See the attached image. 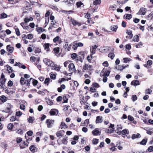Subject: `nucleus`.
Returning a JSON list of instances; mask_svg holds the SVG:
<instances>
[{"label":"nucleus","mask_w":153,"mask_h":153,"mask_svg":"<svg viewBox=\"0 0 153 153\" xmlns=\"http://www.w3.org/2000/svg\"><path fill=\"white\" fill-rule=\"evenodd\" d=\"M0 100L2 102L4 103L6 101L7 97L4 95H2L0 97Z\"/></svg>","instance_id":"nucleus-28"},{"label":"nucleus","mask_w":153,"mask_h":153,"mask_svg":"<svg viewBox=\"0 0 153 153\" xmlns=\"http://www.w3.org/2000/svg\"><path fill=\"white\" fill-rule=\"evenodd\" d=\"M123 62L125 63H127L130 61V58H123Z\"/></svg>","instance_id":"nucleus-61"},{"label":"nucleus","mask_w":153,"mask_h":153,"mask_svg":"<svg viewBox=\"0 0 153 153\" xmlns=\"http://www.w3.org/2000/svg\"><path fill=\"white\" fill-rule=\"evenodd\" d=\"M84 56L85 53L84 51H82L79 52L78 53L77 58L76 59V61L77 62L78 61H80L82 62L83 59L84 58Z\"/></svg>","instance_id":"nucleus-3"},{"label":"nucleus","mask_w":153,"mask_h":153,"mask_svg":"<svg viewBox=\"0 0 153 153\" xmlns=\"http://www.w3.org/2000/svg\"><path fill=\"white\" fill-rule=\"evenodd\" d=\"M77 56L78 55L75 53H73L71 54V58L73 59H76L77 58Z\"/></svg>","instance_id":"nucleus-41"},{"label":"nucleus","mask_w":153,"mask_h":153,"mask_svg":"<svg viewBox=\"0 0 153 153\" xmlns=\"http://www.w3.org/2000/svg\"><path fill=\"white\" fill-rule=\"evenodd\" d=\"M49 45V43H45L43 45L45 49L47 52L50 51Z\"/></svg>","instance_id":"nucleus-24"},{"label":"nucleus","mask_w":153,"mask_h":153,"mask_svg":"<svg viewBox=\"0 0 153 153\" xmlns=\"http://www.w3.org/2000/svg\"><path fill=\"white\" fill-rule=\"evenodd\" d=\"M146 9L144 7H141L139 11L137 13V14L138 15H144L146 14Z\"/></svg>","instance_id":"nucleus-8"},{"label":"nucleus","mask_w":153,"mask_h":153,"mask_svg":"<svg viewBox=\"0 0 153 153\" xmlns=\"http://www.w3.org/2000/svg\"><path fill=\"white\" fill-rule=\"evenodd\" d=\"M131 85L136 86L139 85L140 83L138 80H134L131 82Z\"/></svg>","instance_id":"nucleus-20"},{"label":"nucleus","mask_w":153,"mask_h":153,"mask_svg":"<svg viewBox=\"0 0 153 153\" xmlns=\"http://www.w3.org/2000/svg\"><path fill=\"white\" fill-rule=\"evenodd\" d=\"M47 104L49 105H53V102L52 100H48L47 101Z\"/></svg>","instance_id":"nucleus-57"},{"label":"nucleus","mask_w":153,"mask_h":153,"mask_svg":"<svg viewBox=\"0 0 153 153\" xmlns=\"http://www.w3.org/2000/svg\"><path fill=\"white\" fill-rule=\"evenodd\" d=\"M66 87L65 85L62 84L60 85V87L58 88H57V91L59 92H62V90L65 88Z\"/></svg>","instance_id":"nucleus-21"},{"label":"nucleus","mask_w":153,"mask_h":153,"mask_svg":"<svg viewBox=\"0 0 153 153\" xmlns=\"http://www.w3.org/2000/svg\"><path fill=\"white\" fill-rule=\"evenodd\" d=\"M69 71L72 74L75 71V68L74 64L73 63H70L68 65Z\"/></svg>","instance_id":"nucleus-4"},{"label":"nucleus","mask_w":153,"mask_h":153,"mask_svg":"<svg viewBox=\"0 0 153 153\" xmlns=\"http://www.w3.org/2000/svg\"><path fill=\"white\" fill-rule=\"evenodd\" d=\"M65 43L66 44H65V45H63V48L65 49V50L66 51L67 50L68 51H70L71 50V45L70 44L69 45H68V42H66Z\"/></svg>","instance_id":"nucleus-14"},{"label":"nucleus","mask_w":153,"mask_h":153,"mask_svg":"<svg viewBox=\"0 0 153 153\" xmlns=\"http://www.w3.org/2000/svg\"><path fill=\"white\" fill-rule=\"evenodd\" d=\"M147 141L148 139L147 138H144L143 139V140L138 144H140V145H145L146 144Z\"/></svg>","instance_id":"nucleus-23"},{"label":"nucleus","mask_w":153,"mask_h":153,"mask_svg":"<svg viewBox=\"0 0 153 153\" xmlns=\"http://www.w3.org/2000/svg\"><path fill=\"white\" fill-rule=\"evenodd\" d=\"M14 127V125L11 123H10L7 125V128L8 129L11 131H12V129Z\"/></svg>","instance_id":"nucleus-35"},{"label":"nucleus","mask_w":153,"mask_h":153,"mask_svg":"<svg viewBox=\"0 0 153 153\" xmlns=\"http://www.w3.org/2000/svg\"><path fill=\"white\" fill-rule=\"evenodd\" d=\"M33 37V35L32 34L30 33L27 35V38L29 39H32Z\"/></svg>","instance_id":"nucleus-62"},{"label":"nucleus","mask_w":153,"mask_h":153,"mask_svg":"<svg viewBox=\"0 0 153 153\" xmlns=\"http://www.w3.org/2000/svg\"><path fill=\"white\" fill-rule=\"evenodd\" d=\"M59 47H56L54 48L53 49V51L54 53L56 54H58L59 51Z\"/></svg>","instance_id":"nucleus-40"},{"label":"nucleus","mask_w":153,"mask_h":153,"mask_svg":"<svg viewBox=\"0 0 153 153\" xmlns=\"http://www.w3.org/2000/svg\"><path fill=\"white\" fill-rule=\"evenodd\" d=\"M65 133V131L63 130H60L57 131L56 133V135L57 137L59 138H60L62 137H63L64 134Z\"/></svg>","instance_id":"nucleus-6"},{"label":"nucleus","mask_w":153,"mask_h":153,"mask_svg":"<svg viewBox=\"0 0 153 153\" xmlns=\"http://www.w3.org/2000/svg\"><path fill=\"white\" fill-rule=\"evenodd\" d=\"M27 120L28 122L29 123H33L35 120V118L34 117L29 116Z\"/></svg>","instance_id":"nucleus-31"},{"label":"nucleus","mask_w":153,"mask_h":153,"mask_svg":"<svg viewBox=\"0 0 153 153\" xmlns=\"http://www.w3.org/2000/svg\"><path fill=\"white\" fill-rule=\"evenodd\" d=\"M50 80V79L49 78H46L44 81V83L45 84H47V85H48L49 83Z\"/></svg>","instance_id":"nucleus-55"},{"label":"nucleus","mask_w":153,"mask_h":153,"mask_svg":"<svg viewBox=\"0 0 153 153\" xmlns=\"http://www.w3.org/2000/svg\"><path fill=\"white\" fill-rule=\"evenodd\" d=\"M62 100V97L61 96H59L56 99V100L58 102H59Z\"/></svg>","instance_id":"nucleus-64"},{"label":"nucleus","mask_w":153,"mask_h":153,"mask_svg":"<svg viewBox=\"0 0 153 153\" xmlns=\"http://www.w3.org/2000/svg\"><path fill=\"white\" fill-rule=\"evenodd\" d=\"M87 101L88 99H86L85 97L82 96L80 97V102L81 105L85 104Z\"/></svg>","instance_id":"nucleus-11"},{"label":"nucleus","mask_w":153,"mask_h":153,"mask_svg":"<svg viewBox=\"0 0 153 153\" xmlns=\"http://www.w3.org/2000/svg\"><path fill=\"white\" fill-rule=\"evenodd\" d=\"M67 137H65L62 139V143L65 145L67 144L68 143L67 139Z\"/></svg>","instance_id":"nucleus-46"},{"label":"nucleus","mask_w":153,"mask_h":153,"mask_svg":"<svg viewBox=\"0 0 153 153\" xmlns=\"http://www.w3.org/2000/svg\"><path fill=\"white\" fill-rule=\"evenodd\" d=\"M22 138L21 137H17L16 139V141L17 143H19L22 141Z\"/></svg>","instance_id":"nucleus-53"},{"label":"nucleus","mask_w":153,"mask_h":153,"mask_svg":"<svg viewBox=\"0 0 153 153\" xmlns=\"http://www.w3.org/2000/svg\"><path fill=\"white\" fill-rule=\"evenodd\" d=\"M38 81L36 80L35 79H33L32 84L33 86H35L37 84H38Z\"/></svg>","instance_id":"nucleus-56"},{"label":"nucleus","mask_w":153,"mask_h":153,"mask_svg":"<svg viewBox=\"0 0 153 153\" xmlns=\"http://www.w3.org/2000/svg\"><path fill=\"white\" fill-rule=\"evenodd\" d=\"M56 111H58L56 109H52L51 110L49 113L51 115H55L56 114Z\"/></svg>","instance_id":"nucleus-29"},{"label":"nucleus","mask_w":153,"mask_h":153,"mask_svg":"<svg viewBox=\"0 0 153 153\" xmlns=\"http://www.w3.org/2000/svg\"><path fill=\"white\" fill-rule=\"evenodd\" d=\"M146 18L148 20H152L153 19V12H151L148 16L146 17Z\"/></svg>","instance_id":"nucleus-27"},{"label":"nucleus","mask_w":153,"mask_h":153,"mask_svg":"<svg viewBox=\"0 0 153 153\" xmlns=\"http://www.w3.org/2000/svg\"><path fill=\"white\" fill-rule=\"evenodd\" d=\"M126 33L129 35V37H128L129 39H131L133 36V35L132 34V31L130 30H127Z\"/></svg>","instance_id":"nucleus-25"},{"label":"nucleus","mask_w":153,"mask_h":153,"mask_svg":"<svg viewBox=\"0 0 153 153\" xmlns=\"http://www.w3.org/2000/svg\"><path fill=\"white\" fill-rule=\"evenodd\" d=\"M64 108L63 109V110L64 111H65L68 110V108L70 107L69 105H64L63 107Z\"/></svg>","instance_id":"nucleus-52"},{"label":"nucleus","mask_w":153,"mask_h":153,"mask_svg":"<svg viewBox=\"0 0 153 153\" xmlns=\"http://www.w3.org/2000/svg\"><path fill=\"white\" fill-rule=\"evenodd\" d=\"M76 5L78 8H79L81 6L84 7V4L80 1L77 2L76 3Z\"/></svg>","instance_id":"nucleus-32"},{"label":"nucleus","mask_w":153,"mask_h":153,"mask_svg":"<svg viewBox=\"0 0 153 153\" xmlns=\"http://www.w3.org/2000/svg\"><path fill=\"white\" fill-rule=\"evenodd\" d=\"M115 56V54H114L113 52L109 53L108 55V57H110L111 59H113Z\"/></svg>","instance_id":"nucleus-37"},{"label":"nucleus","mask_w":153,"mask_h":153,"mask_svg":"<svg viewBox=\"0 0 153 153\" xmlns=\"http://www.w3.org/2000/svg\"><path fill=\"white\" fill-rule=\"evenodd\" d=\"M60 127L61 129L63 128H68V126L64 123L62 122L60 126Z\"/></svg>","instance_id":"nucleus-38"},{"label":"nucleus","mask_w":153,"mask_h":153,"mask_svg":"<svg viewBox=\"0 0 153 153\" xmlns=\"http://www.w3.org/2000/svg\"><path fill=\"white\" fill-rule=\"evenodd\" d=\"M98 45H95L94 46H93L90 48V51L91 54L93 55L95 54L96 53V51H97L96 48L98 47Z\"/></svg>","instance_id":"nucleus-12"},{"label":"nucleus","mask_w":153,"mask_h":153,"mask_svg":"<svg viewBox=\"0 0 153 153\" xmlns=\"http://www.w3.org/2000/svg\"><path fill=\"white\" fill-rule=\"evenodd\" d=\"M20 82L22 85H25L28 86V88H30V82L28 79H25L24 77H21L20 80Z\"/></svg>","instance_id":"nucleus-2"},{"label":"nucleus","mask_w":153,"mask_h":153,"mask_svg":"<svg viewBox=\"0 0 153 153\" xmlns=\"http://www.w3.org/2000/svg\"><path fill=\"white\" fill-rule=\"evenodd\" d=\"M120 133H121L123 135H126V134H128L129 132L127 129H124L122 131H120Z\"/></svg>","instance_id":"nucleus-36"},{"label":"nucleus","mask_w":153,"mask_h":153,"mask_svg":"<svg viewBox=\"0 0 153 153\" xmlns=\"http://www.w3.org/2000/svg\"><path fill=\"white\" fill-rule=\"evenodd\" d=\"M125 15H126V18H125V19L129 20L132 17V16L131 14H126Z\"/></svg>","instance_id":"nucleus-47"},{"label":"nucleus","mask_w":153,"mask_h":153,"mask_svg":"<svg viewBox=\"0 0 153 153\" xmlns=\"http://www.w3.org/2000/svg\"><path fill=\"white\" fill-rule=\"evenodd\" d=\"M13 82H12V81L10 80H9L7 83V85L9 87L12 86H13Z\"/></svg>","instance_id":"nucleus-63"},{"label":"nucleus","mask_w":153,"mask_h":153,"mask_svg":"<svg viewBox=\"0 0 153 153\" xmlns=\"http://www.w3.org/2000/svg\"><path fill=\"white\" fill-rule=\"evenodd\" d=\"M93 55H92V54H91L90 56H87V58L88 60L89 61V62H91V59H92V58H93V56H92Z\"/></svg>","instance_id":"nucleus-50"},{"label":"nucleus","mask_w":153,"mask_h":153,"mask_svg":"<svg viewBox=\"0 0 153 153\" xmlns=\"http://www.w3.org/2000/svg\"><path fill=\"white\" fill-rule=\"evenodd\" d=\"M70 97L68 94H66L63 96L62 100H63V103H66L68 102V98Z\"/></svg>","instance_id":"nucleus-13"},{"label":"nucleus","mask_w":153,"mask_h":153,"mask_svg":"<svg viewBox=\"0 0 153 153\" xmlns=\"http://www.w3.org/2000/svg\"><path fill=\"white\" fill-rule=\"evenodd\" d=\"M17 131H16V133L20 135H22L23 133V130L19 128L16 130Z\"/></svg>","instance_id":"nucleus-45"},{"label":"nucleus","mask_w":153,"mask_h":153,"mask_svg":"<svg viewBox=\"0 0 153 153\" xmlns=\"http://www.w3.org/2000/svg\"><path fill=\"white\" fill-rule=\"evenodd\" d=\"M54 122L53 120L48 119L46 120V123L48 128H51L52 126V124Z\"/></svg>","instance_id":"nucleus-7"},{"label":"nucleus","mask_w":153,"mask_h":153,"mask_svg":"<svg viewBox=\"0 0 153 153\" xmlns=\"http://www.w3.org/2000/svg\"><path fill=\"white\" fill-rule=\"evenodd\" d=\"M43 62L45 64L49 66H50L51 67H55V65L54 63L52 60L48 58H44Z\"/></svg>","instance_id":"nucleus-1"},{"label":"nucleus","mask_w":153,"mask_h":153,"mask_svg":"<svg viewBox=\"0 0 153 153\" xmlns=\"http://www.w3.org/2000/svg\"><path fill=\"white\" fill-rule=\"evenodd\" d=\"M6 49L10 53H12L13 52L14 48L13 47L10 46V45H8L7 46Z\"/></svg>","instance_id":"nucleus-18"},{"label":"nucleus","mask_w":153,"mask_h":153,"mask_svg":"<svg viewBox=\"0 0 153 153\" xmlns=\"http://www.w3.org/2000/svg\"><path fill=\"white\" fill-rule=\"evenodd\" d=\"M36 30L39 33L43 32L45 30V29H43L42 27H38L36 28Z\"/></svg>","instance_id":"nucleus-33"},{"label":"nucleus","mask_w":153,"mask_h":153,"mask_svg":"<svg viewBox=\"0 0 153 153\" xmlns=\"http://www.w3.org/2000/svg\"><path fill=\"white\" fill-rule=\"evenodd\" d=\"M101 0H95L93 2V4L94 5H100L101 3Z\"/></svg>","instance_id":"nucleus-39"},{"label":"nucleus","mask_w":153,"mask_h":153,"mask_svg":"<svg viewBox=\"0 0 153 153\" xmlns=\"http://www.w3.org/2000/svg\"><path fill=\"white\" fill-rule=\"evenodd\" d=\"M134 38H134L133 39V41H134V42H138L139 41V36L138 35H136L134 36Z\"/></svg>","instance_id":"nucleus-54"},{"label":"nucleus","mask_w":153,"mask_h":153,"mask_svg":"<svg viewBox=\"0 0 153 153\" xmlns=\"http://www.w3.org/2000/svg\"><path fill=\"white\" fill-rule=\"evenodd\" d=\"M152 92V91L151 89H146L145 91V93L146 94H150Z\"/></svg>","instance_id":"nucleus-60"},{"label":"nucleus","mask_w":153,"mask_h":153,"mask_svg":"<svg viewBox=\"0 0 153 153\" xmlns=\"http://www.w3.org/2000/svg\"><path fill=\"white\" fill-rule=\"evenodd\" d=\"M29 149L32 153H34L36 152V147L34 145L31 146L29 148Z\"/></svg>","instance_id":"nucleus-26"},{"label":"nucleus","mask_w":153,"mask_h":153,"mask_svg":"<svg viewBox=\"0 0 153 153\" xmlns=\"http://www.w3.org/2000/svg\"><path fill=\"white\" fill-rule=\"evenodd\" d=\"M60 39V38L59 36H57L53 39V41L54 43H56Z\"/></svg>","instance_id":"nucleus-51"},{"label":"nucleus","mask_w":153,"mask_h":153,"mask_svg":"<svg viewBox=\"0 0 153 153\" xmlns=\"http://www.w3.org/2000/svg\"><path fill=\"white\" fill-rule=\"evenodd\" d=\"M92 67V65L85 64L83 66V71L84 70H90Z\"/></svg>","instance_id":"nucleus-15"},{"label":"nucleus","mask_w":153,"mask_h":153,"mask_svg":"<svg viewBox=\"0 0 153 153\" xmlns=\"http://www.w3.org/2000/svg\"><path fill=\"white\" fill-rule=\"evenodd\" d=\"M7 17V15L5 13H3L0 15V19H4Z\"/></svg>","instance_id":"nucleus-42"},{"label":"nucleus","mask_w":153,"mask_h":153,"mask_svg":"<svg viewBox=\"0 0 153 153\" xmlns=\"http://www.w3.org/2000/svg\"><path fill=\"white\" fill-rule=\"evenodd\" d=\"M102 117L101 116H98L96 117L95 122L96 123H101L102 121Z\"/></svg>","instance_id":"nucleus-17"},{"label":"nucleus","mask_w":153,"mask_h":153,"mask_svg":"<svg viewBox=\"0 0 153 153\" xmlns=\"http://www.w3.org/2000/svg\"><path fill=\"white\" fill-rule=\"evenodd\" d=\"M128 65H126L125 66H124L123 65H119L118 66V68H117L116 69H117L118 70H119L120 71H122L124 68H126L128 66Z\"/></svg>","instance_id":"nucleus-34"},{"label":"nucleus","mask_w":153,"mask_h":153,"mask_svg":"<svg viewBox=\"0 0 153 153\" xmlns=\"http://www.w3.org/2000/svg\"><path fill=\"white\" fill-rule=\"evenodd\" d=\"M141 137V135L139 133H137V134H133L132 135L131 138L132 140H134L136 138H140Z\"/></svg>","instance_id":"nucleus-22"},{"label":"nucleus","mask_w":153,"mask_h":153,"mask_svg":"<svg viewBox=\"0 0 153 153\" xmlns=\"http://www.w3.org/2000/svg\"><path fill=\"white\" fill-rule=\"evenodd\" d=\"M110 72V71H106L104 72L103 71H102L100 73V76L101 77L102 76L104 77L108 76H109Z\"/></svg>","instance_id":"nucleus-9"},{"label":"nucleus","mask_w":153,"mask_h":153,"mask_svg":"<svg viewBox=\"0 0 153 153\" xmlns=\"http://www.w3.org/2000/svg\"><path fill=\"white\" fill-rule=\"evenodd\" d=\"M70 21L74 26H77L78 27H79L81 25L80 22L77 21L74 19L71 18Z\"/></svg>","instance_id":"nucleus-5"},{"label":"nucleus","mask_w":153,"mask_h":153,"mask_svg":"<svg viewBox=\"0 0 153 153\" xmlns=\"http://www.w3.org/2000/svg\"><path fill=\"white\" fill-rule=\"evenodd\" d=\"M92 143L95 144H97L98 143V139L96 138L92 140Z\"/></svg>","instance_id":"nucleus-59"},{"label":"nucleus","mask_w":153,"mask_h":153,"mask_svg":"<svg viewBox=\"0 0 153 153\" xmlns=\"http://www.w3.org/2000/svg\"><path fill=\"white\" fill-rule=\"evenodd\" d=\"M92 133L94 135H98L100 134V132L96 129H94L92 131Z\"/></svg>","instance_id":"nucleus-30"},{"label":"nucleus","mask_w":153,"mask_h":153,"mask_svg":"<svg viewBox=\"0 0 153 153\" xmlns=\"http://www.w3.org/2000/svg\"><path fill=\"white\" fill-rule=\"evenodd\" d=\"M29 142H27V143H26L25 141H23V144L22 145L20 144L19 145V146L20 148V149H23L26 147V146L27 147L28 145Z\"/></svg>","instance_id":"nucleus-19"},{"label":"nucleus","mask_w":153,"mask_h":153,"mask_svg":"<svg viewBox=\"0 0 153 153\" xmlns=\"http://www.w3.org/2000/svg\"><path fill=\"white\" fill-rule=\"evenodd\" d=\"M65 2L69 6H71L74 4L75 0H65Z\"/></svg>","instance_id":"nucleus-16"},{"label":"nucleus","mask_w":153,"mask_h":153,"mask_svg":"<svg viewBox=\"0 0 153 153\" xmlns=\"http://www.w3.org/2000/svg\"><path fill=\"white\" fill-rule=\"evenodd\" d=\"M5 91V92L7 94H9L10 93V91L8 90V88L5 85L3 86L2 88Z\"/></svg>","instance_id":"nucleus-43"},{"label":"nucleus","mask_w":153,"mask_h":153,"mask_svg":"<svg viewBox=\"0 0 153 153\" xmlns=\"http://www.w3.org/2000/svg\"><path fill=\"white\" fill-rule=\"evenodd\" d=\"M13 105H12L8 103L7 107L5 109V112L6 113H9L11 111V108L13 107Z\"/></svg>","instance_id":"nucleus-10"},{"label":"nucleus","mask_w":153,"mask_h":153,"mask_svg":"<svg viewBox=\"0 0 153 153\" xmlns=\"http://www.w3.org/2000/svg\"><path fill=\"white\" fill-rule=\"evenodd\" d=\"M16 119V116H11L10 119V120L11 121L13 122L15 121Z\"/></svg>","instance_id":"nucleus-58"},{"label":"nucleus","mask_w":153,"mask_h":153,"mask_svg":"<svg viewBox=\"0 0 153 153\" xmlns=\"http://www.w3.org/2000/svg\"><path fill=\"white\" fill-rule=\"evenodd\" d=\"M147 152H153V146H149L148 149L146 150Z\"/></svg>","instance_id":"nucleus-48"},{"label":"nucleus","mask_w":153,"mask_h":153,"mask_svg":"<svg viewBox=\"0 0 153 153\" xmlns=\"http://www.w3.org/2000/svg\"><path fill=\"white\" fill-rule=\"evenodd\" d=\"M6 66L7 67V70L8 71V72L9 73L12 72L13 71L12 68L10 66H9L8 65H7Z\"/></svg>","instance_id":"nucleus-44"},{"label":"nucleus","mask_w":153,"mask_h":153,"mask_svg":"<svg viewBox=\"0 0 153 153\" xmlns=\"http://www.w3.org/2000/svg\"><path fill=\"white\" fill-rule=\"evenodd\" d=\"M15 30L16 35L18 36H20L21 35V34L19 29L18 28H15Z\"/></svg>","instance_id":"nucleus-49"}]
</instances>
